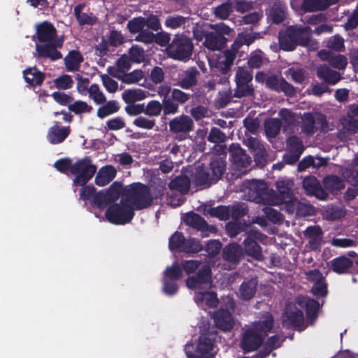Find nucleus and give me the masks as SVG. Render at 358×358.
<instances>
[{"mask_svg":"<svg viewBox=\"0 0 358 358\" xmlns=\"http://www.w3.org/2000/svg\"><path fill=\"white\" fill-rule=\"evenodd\" d=\"M38 41L36 50L38 57L50 58L52 60L61 59L62 55L57 48H60L64 42L63 36H57V30L48 22H43L36 26Z\"/></svg>","mask_w":358,"mask_h":358,"instance_id":"nucleus-1","label":"nucleus"},{"mask_svg":"<svg viewBox=\"0 0 358 358\" xmlns=\"http://www.w3.org/2000/svg\"><path fill=\"white\" fill-rule=\"evenodd\" d=\"M311 30L309 27L291 26L279 32L278 40L281 49L292 51L296 45L308 46L315 43L310 38Z\"/></svg>","mask_w":358,"mask_h":358,"instance_id":"nucleus-2","label":"nucleus"},{"mask_svg":"<svg viewBox=\"0 0 358 358\" xmlns=\"http://www.w3.org/2000/svg\"><path fill=\"white\" fill-rule=\"evenodd\" d=\"M242 192L244 198L256 203L264 205H276L278 200L273 196L271 189L263 180H252L243 184Z\"/></svg>","mask_w":358,"mask_h":358,"instance_id":"nucleus-3","label":"nucleus"},{"mask_svg":"<svg viewBox=\"0 0 358 358\" xmlns=\"http://www.w3.org/2000/svg\"><path fill=\"white\" fill-rule=\"evenodd\" d=\"M122 196L124 201L134 208V210L148 208L153 201L150 189L141 183H133L125 187Z\"/></svg>","mask_w":358,"mask_h":358,"instance_id":"nucleus-4","label":"nucleus"},{"mask_svg":"<svg viewBox=\"0 0 358 358\" xmlns=\"http://www.w3.org/2000/svg\"><path fill=\"white\" fill-rule=\"evenodd\" d=\"M193 49L194 44L190 38L177 34L166 47V54L175 60L186 62L191 58Z\"/></svg>","mask_w":358,"mask_h":358,"instance_id":"nucleus-5","label":"nucleus"},{"mask_svg":"<svg viewBox=\"0 0 358 358\" xmlns=\"http://www.w3.org/2000/svg\"><path fill=\"white\" fill-rule=\"evenodd\" d=\"M212 31L204 34L203 45L210 50L218 51L224 49L227 43L225 36H229L233 30L224 23L210 24Z\"/></svg>","mask_w":358,"mask_h":358,"instance_id":"nucleus-6","label":"nucleus"},{"mask_svg":"<svg viewBox=\"0 0 358 358\" xmlns=\"http://www.w3.org/2000/svg\"><path fill=\"white\" fill-rule=\"evenodd\" d=\"M134 215V208L122 196L120 203L110 206L106 212L107 220L115 224H124L129 222Z\"/></svg>","mask_w":358,"mask_h":358,"instance_id":"nucleus-7","label":"nucleus"},{"mask_svg":"<svg viewBox=\"0 0 358 358\" xmlns=\"http://www.w3.org/2000/svg\"><path fill=\"white\" fill-rule=\"evenodd\" d=\"M70 171L76 176L73 180L74 185L84 186L96 173V166L92 164L89 157H85L72 164Z\"/></svg>","mask_w":358,"mask_h":358,"instance_id":"nucleus-8","label":"nucleus"},{"mask_svg":"<svg viewBox=\"0 0 358 358\" xmlns=\"http://www.w3.org/2000/svg\"><path fill=\"white\" fill-rule=\"evenodd\" d=\"M252 78V74L245 68L239 66L236 69V87L234 91V97L242 98L253 94L254 88L250 83Z\"/></svg>","mask_w":358,"mask_h":358,"instance_id":"nucleus-9","label":"nucleus"},{"mask_svg":"<svg viewBox=\"0 0 358 358\" xmlns=\"http://www.w3.org/2000/svg\"><path fill=\"white\" fill-rule=\"evenodd\" d=\"M185 350L188 358H213L215 355L213 342L206 336H200L196 348L193 345L188 344Z\"/></svg>","mask_w":358,"mask_h":358,"instance_id":"nucleus-10","label":"nucleus"},{"mask_svg":"<svg viewBox=\"0 0 358 358\" xmlns=\"http://www.w3.org/2000/svg\"><path fill=\"white\" fill-rule=\"evenodd\" d=\"M246 234L247 238L243 242L245 252L257 260H262V249L257 241H263L265 236L255 229L247 231Z\"/></svg>","mask_w":358,"mask_h":358,"instance_id":"nucleus-11","label":"nucleus"},{"mask_svg":"<svg viewBox=\"0 0 358 358\" xmlns=\"http://www.w3.org/2000/svg\"><path fill=\"white\" fill-rule=\"evenodd\" d=\"M211 284V269L208 265L203 266L196 275L186 280V285L191 289H209Z\"/></svg>","mask_w":358,"mask_h":358,"instance_id":"nucleus-12","label":"nucleus"},{"mask_svg":"<svg viewBox=\"0 0 358 358\" xmlns=\"http://www.w3.org/2000/svg\"><path fill=\"white\" fill-rule=\"evenodd\" d=\"M243 256V250L239 244L232 243L225 245L222 252V259L227 262L224 268L229 270L235 268Z\"/></svg>","mask_w":358,"mask_h":358,"instance_id":"nucleus-13","label":"nucleus"},{"mask_svg":"<svg viewBox=\"0 0 358 358\" xmlns=\"http://www.w3.org/2000/svg\"><path fill=\"white\" fill-rule=\"evenodd\" d=\"M243 144L253 154L255 161L257 164L263 166L266 162V151L264 144L257 137L245 134Z\"/></svg>","mask_w":358,"mask_h":358,"instance_id":"nucleus-14","label":"nucleus"},{"mask_svg":"<svg viewBox=\"0 0 358 358\" xmlns=\"http://www.w3.org/2000/svg\"><path fill=\"white\" fill-rule=\"evenodd\" d=\"M277 192L271 189L272 194L274 198L278 200V203L275 206L280 205L286 203L287 200H291L293 196V187L294 182L290 179H279L275 182Z\"/></svg>","mask_w":358,"mask_h":358,"instance_id":"nucleus-15","label":"nucleus"},{"mask_svg":"<svg viewBox=\"0 0 358 358\" xmlns=\"http://www.w3.org/2000/svg\"><path fill=\"white\" fill-rule=\"evenodd\" d=\"M182 219L187 225L201 231L203 236H207L208 232L215 234L217 231L215 227L208 224L201 216L195 213H187Z\"/></svg>","mask_w":358,"mask_h":358,"instance_id":"nucleus-16","label":"nucleus"},{"mask_svg":"<svg viewBox=\"0 0 358 358\" xmlns=\"http://www.w3.org/2000/svg\"><path fill=\"white\" fill-rule=\"evenodd\" d=\"M232 164L238 169L247 168L252 163L251 157L238 143H232L229 148Z\"/></svg>","mask_w":358,"mask_h":358,"instance_id":"nucleus-17","label":"nucleus"},{"mask_svg":"<svg viewBox=\"0 0 358 358\" xmlns=\"http://www.w3.org/2000/svg\"><path fill=\"white\" fill-rule=\"evenodd\" d=\"M283 322L300 331L306 329L303 312L292 306L286 308V311L283 315Z\"/></svg>","mask_w":358,"mask_h":358,"instance_id":"nucleus-18","label":"nucleus"},{"mask_svg":"<svg viewBox=\"0 0 358 358\" xmlns=\"http://www.w3.org/2000/svg\"><path fill=\"white\" fill-rule=\"evenodd\" d=\"M288 152L284 157V161L287 164H292L297 162L302 154L304 146L302 141L297 136H293L287 140Z\"/></svg>","mask_w":358,"mask_h":358,"instance_id":"nucleus-19","label":"nucleus"},{"mask_svg":"<svg viewBox=\"0 0 358 358\" xmlns=\"http://www.w3.org/2000/svg\"><path fill=\"white\" fill-rule=\"evenodd\" d=\"M170 131L174 134H187L194 129L192 119L187 115H181L171 120L169 123Z\"/></svg>","mask_w":358,"mask_h":358,"instance_id":"nucleus-20","label":"nucleus"},{"mask_svg":"<svg viewBox=\"0 0 358 358\" xmlns=\"http://www.w3.org/2000/svg\"><path fill=\"white\" fill-rule=\"evenodd\" d=\"M302 186L308 195L315 196L321 200H324L328 196V194L322 188L320 182L314 176L306 177L303 180Z\"/></svg>","mask_w":358,"mask_h":358,"instance_id":"nucleus-21","label":"nucleus"},{"mask_svg":"<svg viewBox=\"0 0 358 358\" xmlns=\"http://www.w3.org/2000/svg\"><path fill=\"white\" fill-rule=\"evenodd\" d=\"M122 192V185L115 182L108 188L106 194L99 193L94 196V201L99 206H102L104 203H113L117 200Z\"/></svg>","mask_w":358,"mask_h":358,"instance_id":"nucleus-22","label":"nucleus"},{"mask_svg":"<svg viewBox=\"0 0 358 358\" xmlns=\"http://www.w3.org/2000/svg\"><path fill=\"white\" fill-rule=\"evenodd\" d=\"M263 341L261 333L257 332L254 328L248 329L243 337L241 345L244 350L252 351L257 350Z\"/></svg>","mask_w":358,"mask_h":358,"instance_id":"nucleus-23","label":"nucleus"},{"mask_svg":"<svg viewBox=\"0 0 358 358\" xmlns=\"http://www.w3.org/2000/svg\"><path fill=\"white\" fill-rule=\"evenodd\" d=\"M201 73L196 67H190L182 72L177 85L185 90L192 89L197 85Z\"/></svg>","mask_w":358,"mask_h":358,"instance_id":"nucleus-24","label":"nucleus"},{"mask_svg":"<svg viewBox=\"0 0 358 358\" xmlns=\"http://www.w3.org/2000/svg\"><path fill=\"white\" fill-rule=\"evenodd\" d=\"M304 236L308 240V245L312 250L320 248L323 238V231L320 226L308 227L303 231Z\"/></svg>","mask_w":358,"mask_h":358,"instance_id":"nucleus-25","label":"nucleus"},{"mask_svg":"<svg viewBox=\"0 0 358 358\" xmlns=\"http://www.w3.org/2000/svg\"><path fill=\"white\" fill-rule=\"evenodd\" d=\"M214 322L215 326L224 331H230L234 325V320L231 313L223 309L219 310L215 313Z\"/></svg>","mask_w":358,"mask_h":358,"instance_id":"nucleus-26","label":"nucleus"},{"mask_svg":"<svg viewBox=\"0 0 358 358\" xmlns=\"http://www.w3.org/2000/svg\"><path fill=\"white\" fill-rule=\"evenodd\" d=\"M258 281L256 278H252L244 281L241 285L237 292V296L239 299L248 301L255 296Z\"/></svg>","mask_w":358,"mask_h":358,"instance_id":"nucleus-27","label":"nucleus"},{"mask_svg":"<svg viewBox=\"0 0 358 358\" xmlns=\"http://www.w3.org/2000/svg\"><path fill=\"white\" fill-rule=\"evenodd\" d=\"M237 52L231 48L230 50L224 51L222 56L218 58L216 67L223 74H226L229 71L236 57Z\"/></svg>","mask_w":358,"mask_h":358,"instance_id":"nucleus-28","label":"nucleus"},{"mask_svg":"<svg viewBox=\"0 0 358 358\" xmlns=\"http://www.w3.org/2000/svg\"><path fill=\"white\" fill-rule=\"evenodd\" d=\"M261 34L259 32H251V33H245L241 32L239 33L233 44L231 45V48L234 50L236 52H238V50L244 45L249 46L251 45L256 39L261 38Z\"/></svg>","mask_w":358,"mask_h":358,"instance_id":"nucleus-29","label":"nucleus"},{"mask_svg":"<svg viewBox=\"0 0 358 358\" xmlns=\"http://www.w3.org/2000/svg\"><path fill=\"white\" fill-rule=\"evenodd\" d=\"M116 169L110 165H107L99 170L95 178V183L98 186L103 187L110 182L115 177Z\"/></svg>","mask_w":358,"mask_h":358,"instance_id":"nucleus-30","label":"nucleus"},{"mask_svg":"<svg viewBox=\"0 0 358 358\" xmlns=\"http://www.w3.org/2000/svg\"><path fill=\"white\" fill-rule=\"evenodd\" d=\"M150 95L149 92L140 88L129 89L124 91L122 94V99L127 104L134 103L136 101L144 100Z\"/></svg>","mask_w":358,"mask_h":358,"instance_id":"nucleus-31","label":"nucleus"},{"mask_svg":"<svg viewBox=\"0 0 358 358\" xmlns=\"http://www.w3.org/2000/svg\"><path fill=\"white\" fill-rule=\"evenodd\" d=\"M337 1L338 0H303L302 8L309 12L324 10Z\"/></svg>","mask_w":358,"mask_h":358,"instance_id":"nucleus-32","label":"nucleus"},{"mask_svg":"<svg viewBox=\"0 0 358 358\" xmlns=\"http://www.w3.org/2000/svg\"><path fill=\"white\" fill-rule=\"evenodd\" d=\"M190 180L185 175L176 176L169 183V187L171 190H175L180 194H186L190 188Z\"/></svg>","mask_w":358,"mask_h":358,"instance_id":"nucleus-33","label":"nucleus"},{"mask_svg":"<svg viewBox=\"0 0 358 358\" xmlns=\"http://www.w3.org/2000/svg\"><path fill=\"white\" fill-rule=\"evenodd\" d=\"M317 75L320 79H323L329 84H336L341 80V74L331 69L326 65H321L317 69Z\"/></svg>","mask_w":358,"mask_h":358,"instance_id":"nucleus-34","label":"nucleus"},{"mask_svg":"<svg viewBox=\"0 0 358 358\" xmlns=\"http://www.w3.org/2000/svg\"><path fill=\"white\" fill-rule=\"evenodd\" d=\"M131 59L127 55H122L117 59L115 63V66H110L108 69V73L110 76L113 77V73L118 76L124 74L131 68Z\"/></svg>","mask_w":358,"mask_h":358,"instance_id":"nucleus-35","label":"nucleus"},{"mask_svg":"<svg viewBox=\"0 0 358 358\" xmlns=\"http://www.w3.org/2000/svg\"><path fill=\"white\" fill-rule=\"evenodd\" d=\"M273 326L274 320L273 316L268 313H265L259 320L254 324L253 328L264 336L273 329Z\"/></svg>","mask_w":358,"mask_h":358,"instance_id":"nucleus-36","label":"nucleus"},{"mask_svg":"<svg viewBox=\"0 0 358 358\" xmlns=\"http://www.w3.org/2000/svg\"><path fill=\"white\" fill-rule=\"evenodd\" d=\"M339 122L342 127L341 130L344 134H352L357 132L358 120L355 119L348 111L346 115L340 118Z\"/></svg>","mask_w":358,"mask_h":358,"instance_id":"nucleus-37","label":"nucleus"},{"mask_svg":"<svg viewBox=\"0 0 358 358\" xmlns=\"http://www.w3.org/2000/svg\"><path fill=\"white\" fill-rule=\"evenodd\" d=\"M69 132V127H60L55 125L50 128L48 138L51 143H59L68 136Z\"/></svg>","mask_w":358,"mask_h":358,"instance_id":"nucleus-38","label":"nucleus"},{"mask_svg":"<svg viewBox=\"0 0 358 358\" xmlns=\"http://www.w3.org/2000/svg\"><path fill=\"white\" fill-rule=\"evenodd\" d=\"M353 262L345 256H341L331 261V268L337 273H347L352 266Z\"/></svg>","mask_w":358,"mask_h":358,"instance_id":"nucleus-39","label":"nucleus"},{"mask_svg":"<svg viewBox=\"0 0 358 358\" xmlns=\"http://www.w3.org/2000/svg\"><path fill=\"white\" fill-rule=\"evenodd\" d=\"M315 113H305L301 116V130L303 133L312 135L317 129Z\"/></svg>","mask_w":358,"mask_h":358,"instance_id":"nucleus-40","label":"nucleus"},{"mask_svg":"<svg viewBox=\"0 0 358 358\" xmlns=\"http://www.w3.org/2000/svg\"><path fill=\"white\" fill-rule=\"evenodd\" d=\"M194 182L196 185H204L213 182L212 176L208 168L203 165H199L194 173Z\"/></svg>","mask_w":358,"mask_h":358,"instance_id":"nucleus-41","label":"nucleus"},{"mask_svg":"<svg viewBox=\"0 0 358 358\" xmlns=\"http://www.w3.org/2000/svg\"><path fill=\"white\" fill-rule=\"evenodd\" d=\"M113 77L120 80L122 83L128 85L139 83L140 81L145 78V73L142 70H135L131 73H125L118 76L113 73Z\"/></svg>","mask_w":358,"mask_h":358,"instance_id":"nucleus-42","label":"nucleus"},{"mask_svg":"<svg viewBox=\"0 0 358 358\" xmlns=\"http://www.w3.org/2000/svg\"><path fill=\"white\" fill-rule=\"evenodd\" d=\"M323 185L327 190L333 194H336L345 187L343 181L335 175L326 176L323 180Z\"/></svg>","mask_w":358,"mask_h":358,"instance_id":"nucleus-43","label":"nucleus"},{"mask_svg":"<svg viewBox=\"0 0 358 358\" xmlns=\"http://www.w3.org/2000/svg\"><path fill=\"white\" fill-rule=\"evenodd\" d=\"M85 4H78L74 8V14L80 24H92L96 18L92 13L84 12Z\"/></svg>","mask_w":358,"mask_h":358,"instance_id":"nucleus-44","label":"nucleus"},{"mask_svg":"<svg viewBox=\"0 0 358 358\" xmlns=\"http://www.w3.org/2000/svg\"><path fill=\"white\" fill-rule=\"evenodd\" d=\"M226 167V162L221 157H215L210 164L208 170L210 171V176L213 181L217 180L224 173Z\"/></svg>","mask_w":358,"mask_h":358,"instance_id":"nucleus-45","label":"nucleus"},{"mask_svg":"<svg viewBox=\"0 0 358 358\" xmlns=\"http://www.w3.org/2000/svg\"><path fill=\"white\" fill-rule=\"evenodd\" d=\"M64 61L67 70L74 71L79 69L80 64L83 62V57L79 52L72 50L64 58Z\"/></svg>","mask_w":358,"mask_h":358,"instance_id":"nucleus-46","label":"nucleus"},{"mask_svg":"<svg viewBox=\"0 0 358 358\" xmlns=\"http://www.w3.org/2000/svg\"><path fill=\"white\" fill-rule=\"evenodd\" d=\"M89 98L91 99L96 105H102L106 101V96L99 86L96 84H92L87 89Z\"/></svg>","mask_w":358,"mask_h":358,"instance_id":"nucleus-47","label":"nucleus"},{"mask_svg":"<svg viewBox=\"0 0 358 358\" xmlns=\"http://www.w3.org/2000/svg\"><path fill=\"white\" fill-rule=\"evenodd\" d=\"M97 110V116L101 119L117 112L120 109L117 102L115 100L106 101Z\"/></svg>","mask_w":358,"mask_h":358,"instance_id":"nucleus-48","label":"nucleus"},{"mask_svg":"<svg viewBox=\"0 0 358 358\" xmlns=\"http://www.w3.org/2000/svg\"><path fill=\"white\" fill-rule=\"evenodd\" d=\"M24 79L31 85H41L44 79L43 75L36 68L24 71Z\"/></svg>","mask_w":358,"mask_h":358,"instance_id":"nucleus-49","label":"nucleus"},{"mask_svg":"<svg viewBox=\"0 0 358 358\" xmlns=\"http://www.w3.org/2000/svg\"><path fill=\"white\" fill-rule=\"evenodd\" d=\"M196 301L203 303L210 308H215L218 304V299L214 292H198L196 295Z\"/></svg>","mask_w":358,"mask_h":358,"instance_id":"nucleus-50","label":"nucleus"},{"mask_svg":"<svg viewBox=\"0 0 358 358\" xmlns=\"http://www.w3.org/2000/svg\"><path fill=\"white\" fill-rule=\"evenodd\" d=\"M281 122L277 118H271L265 122V132L269 138L275 137L280 132Z\"/></svg>","mask_w":358,"mask_h":358,"instance_id":"nucleus-51","label":"nucleus"},{"mask_svg":"<svg viewBox=\"0 0 358 358\" xmlns=\"http://www.w3.org/2000/svg\"><path fill=\"white\" fill-rule=\"evenodd\" d=\"M306 307L308 320L310 324H313L317 317L320 304L314 299H308L306 301Z\"/></svg>","mask_w":358,"mask_h":358,"instance_id":"nucleus-52","label":"nucleus"},{"mask_svg":"<svg viewBox=\"0 0 358 358\" xmlns=\"http://www.w3.org/2000/svg\"><path fill=\"white\" fill-rule=\"evenodd\" d=\"M69 109L75 114L80 115L91 113L93 108L85 101L77 100L69 105Z\"/></svg>","mask_w":358,"mask_h":358,"instance_id":"nucleus-53","label":"nucleus"},{"mask_svg":"<svg viewBox=\"0 0 358 358\" xmlns=\"http://www.w3.org/2000/svg\"><path fill=\"white\" fill-rule=\"evenodd\" d=\"M248 225L245 223L239 222H229L226 225V230L228 235L231 237H236L238 234L246 231Z\"/></svg>","mask_w":358,"mask_h":358,"instance_id":"nucleus-54","label":"nucleus"},{"mask_svg":"<svg viewBox=\"0 0 358 358\" xmlns=\"http://www.w3.org/2000/svg\"><path fill=\"white\" fill-rule=\"evenodd\" d=\"M145 114L150 117L159 116L162 110V105L158 101H151L144 106Z\"/></svg>","mask_w":358,"mask_h":358,"instance_id":"nucleus-55","label":"nucleus"},{"mask_svg":"<svg viewBox=\"0 0 358 358\" xmlns=\"http://www.w3.org/2000/svg\"><path fill=\"white\" fill-rule=\"evenodd\" d=\"M229 208V215L234 219H238L245 215L248 212V208L245 203H238L233 205Z\"/></svg>","mask_w":358,"mask_h":358,"instance_id":"nucleus-56","label":"nucleus"},{"mask_svg":"<svg viewBox=\"0 0 358 358\" xmlns=\"http://www.w3.org/2000/svg\"><path fill=\"white\" fill-rule=\"evenodd\" d=\"M145 26V17H135L129 20L127 23V27L132 34H136L144 30Z\"/></svg>","mask_w":358,"mask_h":358,"instance_id":"nucleus-57","label":"nucleus"},{"mask_svg":"<svg viewBox=\"0 0 358 358\" xmlns=\"http://www.w3.org/2000/svg\"><path fill=\"white\" fill-rule=\"evenodd\" d=\"M187 18L181 15H171L166 17L165 25L172 29H178L183 26Z\"/></svg>","mask_w":358,"mask_h":358,"instance_id":"nucleus-58","label":"nucleus"},{"mask_svg":"<svg viewBox=\"0 0 358 358\" xmlns=\"http://www.w3.org/2000/svg\"><path fill=\"white\" fill-rule=\"evenodd\" d=\"M296 206V215L306 217L313 215L315 213L314 208L308 203L304 201L298 200Z\"/></svg>","mask_w":358,"mask_h":358,"instance_id":"nucleus-59","label":"nucleus"},{"mask_svg":"<svg viewBox=\"0 0 358 358\" xmlns=\"http://www.w3.org/2000/svg\"><path fill=\"white\" fill-rule=\"evenodd\" d=\"M270 17L275 23H280L285 18V12L283 6L274 4L270 12Z\"/></svg>","mask_w":358,"mask_h":358,"instance_id":"nucleus-60","label":"nucleus"},{"mask_svg":"<svg viewBox=\"0 0 358 358\" xmlns=\"http://www.w3.org/2000/svg\"><path fill=\"white\" fill-rule=\"evenodd\" d=\"M202 250V245L199 241L195 238H191L185 241L182 251L187 253H196L199 252Z\"/></svg>","mask_w":358,"mask_h":358,"instance_id":"nucleus-61","label":"nucleus"},{"mask_svg":"<svg viewBox=\"0 0 358 358\" xmlns=\"http://www.w3.org/2000/svg\"><path fill=\"white\" fill-rule=\"evenodd\" d=\"M208 140L214 143H222L226 141L227 136L220 129L213 127L209 132Z\"/></svg>","mask_w":358,"mask_h":358,"instance_id":"nucleus-62","label":"nucleus"},{"mask_svg":"<svg viewBox=\"0 0 358 358\" xmlns=\"http://www.w3.org/2000/svg\"><path fill=\"white\" fill-rule=\"evenodd\" d=\"M233 10L232 5L229 3H222L215 8V16L221 20L227 19Z\"/></svg>","mask_w":358,"mask_h":358,"instance_id":"nucleus-63","label":"nucleus"},{"mask_svg":"<svg viewBox=\"0 0 358 358\" xmlns=\"http://www.w3.org/2000/svg\"><path fill=\"white\" fill-rule=\"evenodd\" d=\"M262 210L264 211V214L267 217V218L272 222L275 224H279L282 222L284 220L283 215L278 212V210L268 207L266 206L264 207Z\"/></svg>","mask_w":358,"mask_h":358,"instance_id":"nucleus-64","label":"nucleus"}]
</instances>
